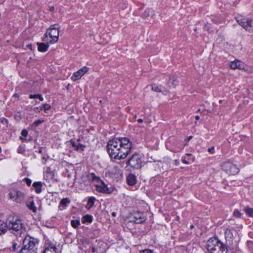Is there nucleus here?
I'll use <instances>...</instances> for the list:
<instances>
[{
    "label": "nucleus",
    "instance_id": "f257e3e1",
    "mask_svg": "<svg viewBox=\"0 0 253 253\" xmlns=\"http://www.w3.org/2000/svg\"><path fill=\"white\" fill-rule=\"evenodd\" d=\"M132 145L127 137L114 138L108 142L107 152L111 159L123 160L131 153Z\"/></svg>",
    "mask_w": 253,
    "mask_h": 253
},
{
    "label": "nucleus",
    "instance_id": "f03ea898",
    "mask_svg": "<svg viewBox=\"0 0 253 253\" xmlns=\"http://www.w3.org/2000/svg\"><path fill=\"white\" fill-rule=\"evenodd\" d=\"M7 229L21 233L24 230V225L17 216L9 215L4 222L0 220V235L5 233Z\"/></svg>",
    "mask_w": 253,
    "mask_h": 253
},
{
    "label": "nucleus",
    "instance_id": "7ed1b4c3",
    "mask_svg": "<svg viewBox=\"0 0 253 253\" xmlns=\"http://www.w3.org/2000/svg\"><path fill=\"white\" fill-rule=\"evenodd\" d=\"M207 247L209 253H227L225 246L216 238H211L207 242Z\"/></svg>",
    "mask_w": 253,
    "mask_h": 253
},
{
    "label": "nucleus",
    "instance_id": "20e7f679",
    "mask_svg": "<svg viewBox=\"0 0 253 253\" xmlns=\"http://www.w3.org/2000/svg\"><path fill=\"white\" fill-rule=\"evenodd\" d=\"M38 241L29 236L25 237L23 241L22 248L18 253H36Z\"/></svg>",
    "mask_w": 253,
    "mask_h": 253
},
{
    "label": "nucleus",
    "instance_id": "39448f33",
    "mask_svg": "<svg viewBox=\"0 0 253 253\" xmlns=\"http://www.w3.org/2000/svg\"><path fill=\"white\" fill-rule=\"evenodd\" d=\"M126 164V167H129L132 169H138L142 167V157L138 153L133 154L127 159Z\"/></svg>",
    "mask_w": 253,
    "mask_h": 253
},
{
    "label": "nucleus",
    "instance_id": "423d86ee",
    "mask_svg": "<svg viewBox=\"0 0 253 253\" xmlns=\"http://www.w3.org/2000/svg\"><path fill=\"white\" fill-rule=\"evenodd\" d=\"M59 27L58 24L52 25L47 30L49 36L51 40L49 41V43L53 44L56 42L59 39Z\"/></svg>",
    "mask_w": 253,
    "mask_h": 253
},
{
    "label": "nucleus",
    "instance_id": "0eeeda50",
    "mask_svg": "<svg viewBox=\"0 0 253 253\" xmlns=\"http://www.w3.org/2000/svg\"><path fill=\"white\" fill-rule=\"evenodd\" d=\"M222 169L227 173L230 175H235L239 171L237 166L230 162H225L222 165Z\"/></svg>",
    "mask_w": 253,
    "mask_h": 253
},
{
    "label": "nucleus",
    "instance_id": "6e6552de",
    "mask_svg": "<svg viewBox=\"0 0 253 253\" xmlns=\"http://www.w3.org/2000/svg\"><path fill=\"white\" fill-rule=\"evenodd\" d=\"M9 198L13 201L21 203L24 200L25 195L21 191L16 189L13 188L10 190L9 193Z\"/></svg>",
    "mask_w": 253,
    "mask_h": 253
},
{
    "label": "nucleus",
    "instance_id": "1a4fd4ad",
    "mask_svg": "<svg viewBox=\"0 0 253 253\" xmlns=\"http://www.w3.org/2000/svg\"><path fill=\"white\" fill-rule=\"evenodd\" d=\"M237 22L246 30L253 31V23L251 19L246 17H238L237 18Z\"/></svg>",
    "mask_w": 253,
    "mask_h": 253
},
{
    "label": "nucleus",
    "instance_id": "9d476101",
    "mask_svg": "<svg viewBox=\"0 0 253 253\" xmlns=\"http://www.w3.org/2000/svg\"><path fill=\"white\" fill-rule=\"evenodd\" d=\"M96 190L99 192L109 194L112 192V190L110 188L107 187V185L104 181H100L99 183L95 184Z\"/></svg>",
    "mask_w": 253,
    "mask_h": 253
},
{
    "label": "nucleus",
    "instance_id": "9b49d317",
    "mask_svg": "<svg viewBox=\"0 0 253 253\" xmlns=\"http://www.w3.org/2000/svg\"><path fill=\"white\" fill-rule=\"evenodd\" d=\"M89 68L86 66L80 69L78 71L75 72L71 79L73 81H76L79 80L88 71Z\"/></svg>",
    "mask_w": 253,
    "mask_h": 253
},
{
    "label": "nucleus",
    "instance_id": "f8f14e48",
    "mask_svg": "<svg viewBox=\"0 0 253 253\" xmlns=\"http://www.w3.org/2000/svg\"><path fill=\"white\" fill-rule=\"evenodd\" d=\"M133 219L132 220L134 223L137 224H140L144 222L146 218L142 212H135L133 214Z\"/></svg>",
    "mask_w": 253,
    "mask_h": 253
},
{
    "label": "nucleus",
    "instance_id": "ddd939ff",
    "mask_svg": "<svg viewBox=\"0 0 253 253\" xmlns=\"http://www.w3.org/2000/svg\"><path fill=\"white\" fill-rule=\"evenodd\" d=\"M152 90L158 92H162L164 94H167L168 90L164 86H158L156 84H153L151 85Z\"/></svg>",
    "mask_w": 253,
    "mask_h": 253
},
{
    "label": "nucleus",
    "instance_id": "4468645a",
    "mask_svg": "<svg viewBox=\"0 0 253 253\" xmlns=\"http://www.w3.org/2000/svg\"><path fill=\"white\" fill-rule=\"evenodd\" d=\"M230 67L233 69H243L244 68V64L239 60H235L230 63Z\"/></svg>",
    "mask_w": 253,
    "mask_h": 253
},
{
    "label": "nucleus",
    "instance_id": "2eb2a0df",
    "mask_svg": "<svg viewBox=\"0 0 253 253\" xmlns=\"http://www.w3.org/2000/svg\"><path fill=\"white\" fill-rule=\"evenodd\" d=\"M57 248L52 243L46 244L43 253H56Z\"/></svg>",
    "mask_w": 253,
    "mask_h": 253
},
{
    "label": "nucleus",
    "instance_id": "dca6fc26",
    "mask_svg": "<svg viewBox=\"0 0 253 253\" xmlns=\"http://www.w3.org/2000/svg\"><path fill=\"white\" fill-rule=\"evenodd\" d=\"M49 42L44 43L43 42H38V49L40 52H45L47 50L49 47Z\"/></svg>",
    "mask_w": 253,
    "mask_h": 253
},
{
    "label": "nucleus",
    "instance_id": "f3484780",
    "mask_svg": "<svg viewBox=\"0 0 253 253\" xmlns=\"http://www.w3.org/2000/svg\"><path fill=\"white\" fill-rule=\"evenodd\" d=\"M126 180L128 185L133 186L136 183V176L133 174H129L126 177Z\"/></svg>",
    "mask_w": 253,
    "mask_h": 253
},
{
    "label": "nucleus",
    "instance_id": "a211bd4d",
    "mask_svg": "<svg viewBox=\"0 0 253 253\" xmlns=\"http://www.w3.org/2000/svg\"><path fill=\"white\" fill-rule=\"evenodd\" d=\"M33 186L35 188V191L36 193L39 194L42 192V183L41 182H34Z\"/></svg>",
    "mask_w": 253,
    "mask_h": 253
},
{
    "label": "nucleus",
    "instance_id": "6ab92c4d",
    "mask_svg": "<svg viewBox=\"0 0 253 253\" xmlns=\"http://www.w3.org/2000/svg\"><path fill=\"white\" fill-rule=\"evenodd\" d=\"M92 216L89 214H86L83 216V217L82 218V222L83 223H85L86 222L91 223L92 221Z\"/></svg>",
    "mask_w": 253,
    "mask_h": 253
},
{
    "label": "nucleus",
    "instance_id": "aec40b11",
    "mask_svg": "<svg viewBox=\"0 0 253 253\" xmlns=\"http://www.w3.org/2000/svg\"><path fill=\"white\" fill-rule=\"evenodd\" d=\"M71 143L72 146L75 147V150H79L81 149V150L83 151L84 150V148L85 147L84 145L80 143L77 144L75 141L72 140L71 141Z\"/></svg>",
    "mask_w": 253,
    "mask_h": 253
},
{
    "label": "nucleus",
    "instance_id": "412c9836",
    "mask_svg": "<svg viewBox=\"0 0 253 253\" xmlns=\"http://www.w3.org/2000/svg\"><path fill=\"white\" fill-rule=\"evenodd\" d=\"M225 237L226 240H230L233 238V234L231 229H227L225 231Z\"/></svg>",
    "mask_w": 253,
    "mask_h": 253
},
{
    "label": "nucleus",
    "instance_id": "4be33fe9",
    "mask_svg": "<svg viewBox=\"0 0 253 253\" xmlns=\"http://www.w3.org/2000/svg\"><path fill=\"white\" fill-rule=\"evenodd\" d=\"M95 200V198L94 197H90L88 199L86 208L88 209H90L91 208H92L94 205Z\"/></svg>",
    "mask_w": 253,
    "mask_h": 253
},
{
    "label": "nucleus",
    "instance_id": "5701e85b",
    "mask_svg": "<svg viewBox=\"0 0 253 253\" xmlns=\"http://www.w3.org/2000/svg\"><path fill=\"white\" fill-rule=\"evenodd\" d=\"M111 173L115 175H120L122 174L121 170L119 166H114L112 169Z\"/></svg>",
    "mask_w": 253,
    "mask_h": 253
},
{
    "label": "nucleus",
    "instance_id": "b1692460",
    "mask_svg": "<svg viewBox=\"0 0 253 253\" xmlns=\"http://www.w3.org/2000/svg\"><path fill=\"white\" fill-rule=\"evenodd\" d=\"M154 14V11L152 9H147L143 13V16L147 17L152 16Z\"/></svg>",
    "mask_w": 253,
    "mask_h": 253
},
{
    "label": "nucleus",
    "instance_id": "393cba45",
    "mask_svg": "<svg viewBox=\"0 0 253 253\" xmlns=\"http://www.w3.org/2000/svg\"><path fill=\"white\" fill-rule=\"evenodd\" d=\"M178 84V81L176 79H169V81L168 82V85L170 88L174 87Z\"/></svg>",
    "mask_w": 253,
    "mask_h": 253
},
{
    "label": "nucleus",
    "instance_id": "a878e982",
    "mask_svg": "<svg viewBox=\"0 0 253 253\" xmlns=\"http://www.w3.org/2000/svg\"><path fill=\"white\" fill-rule=\"evenodd\" d=\"M244 211L248 216L253 217V208L247 207L244 208Z\"/></svg>",
    "mask_w": 253,
    "mask_h": 253
},
{
    "label": "nucleus",
    "instance_id": "bb28decb",
    "mask_svg": "<svg viewBox=\"0 0 253 253\" xmlns=\"http://www.w3.org/2000/svg\"><path fill=\"white\" fill-rule=\"evenodd\" d=\"M28 208L31 210L33 212H36L37 211V208L35 206L34 202L33 201L29 202L27 204Z\"/></svg>",
    "mask_w": 253,
    "mask_h": 253
},
{
    "label": "nucleus",
    "instance_id": "cd10ccee",
    "mask_svg": "<svg viewBox=\"0 0 253 253\" xmlns=\"http://www.w3.org/2000/svg\"><path fill=\"white\" fill-rule=\"evenodd\" d=\"M91 179L92 181H94L97 182V183H99L100 181H102L99 177L97 176L94 173H92L90 174Z\"/></svg>",
    "mask_w": 253,
    "mask_h": 253
},
{
    "label": "nucleus",
    "instance_id": "c85d7f7f",
    "mask_svg": "<svg viewBox=\"0 0 253 253\" xmlns=\"http://www.w3.org/2000/svg\"><path fill=\"white\" fill-rule=\"evenodd\" d=\"M71 225L74 228H77L80 225V222L79 220H72L71 221Z\"/></svg>",
    "mask_w": 253,
    "mask_h": 253
},
{
    "label": "nucleus",
    "instance_id": "c756f323",
    "mask_svg": "<svg viewBox=\"0 0 253 253\" xmlns=\"http://www.w3.org/2000/svg\"><path fill=\"white\" fill-rule=\"evenodd\" d=\"M70 202L68 198H63L60 201V204L64 206H67Z\"/></svg>",
    "mask_w": 253,
    "mask_h": 253
},
{
    "label": "nucleus",
    "instance_id": "7c9ffc66",
    "mask_svg": "<svg viewBox=\"0 0 253 253\" xmlns=\"http://www.w3.org/2000/svg\"><path fill=\"white\" fill-rule=\"evenodd\" d=\"M50 108V105L48 104H43L42 106L41 107V110H43L45 112L48 110Z\"/></svg>",
    "mask_w": 253,
    "mask_h": 253
},
{
    "label": "nucleus",
    "instance_id": "2f4dec72",
    "mask_svg": "<svg viewBox=\"0 0 253 253\" xmlns=\"http://www.w3.org/2000/svg\"><path fill=\"white\" fill-rule=\"evenodd\" d=\"M241 214H242L240 212V211L237 209H235L233 212V216L237 218L240 217L241 216Z\"/></svg>",
    "mask_w": 253,
    "mask_h": 253
},
{
    "label": "nucleus",
    "instance_id": "473e14b6",
    "mask_svg": "<svg viewBox=\"0 0 253 253\" xmlns=\"http://www.w3.org/2000/svg\"><path fill=\"white\" fill-rule=\"evenodd\" d=\"M28 131L25 129H23L21 131V135L24 137H26L28 135Z\"/></svg>",
    "mask_w": 253,
    "mask_h": 253
},
{
    "label": "nucleus",
    "instance_id": "72a5a7b5",
    "mask_svg": "<svg viewBox=\"0 0 253 253\" xmlns=\"http://www.w3.org/2000/svg\"><path fill=\"white\" fill-rule=\"evenodd\" d=\"M48 32L47 31L44 34L42 40L44 42L47 41L48 40Z\"/></svg>",
    "mask_w": 253,
    "mask_h": 253
},
{
    "label": "nucleus",
    "instance_id": "f704fd0d",
    "mask_svg": "<svg viewBox=\"0 0 253 253\" xmlns=\"http://www.w3.org/2000/svg\"><path fill=\"white\" fill-rule=\"evenodd\" d=\"M39 94H30L29 95V97L31 99H33V98H39Z\"/></svg>",
    "mask_w": 253,
    "mask_h": 253
},
{
    "label": "nucleus",
    "instance_id": "c9c22d12",
    "mask_svg": "<svg viewBox=\"0 0 253 253\" xmlns=\"http://www.w3.org/2000/svg\"><path fill=\"white\" fill-rule=\"evenodd\" d=\"M43 122L42 120H38L34 122V124L36 126H38L40 124L42 123Z\"/></svg>",
    "mask_w": 253,
    "mask_h": 253
},
{
    "label": "nucleus",
    "instance_id": "e433bc0d",
    "mask_svg": "<svg viewBox=\"0 0 253 253\" xmlns=\"http://www.w3.org/2000/svg\"><path fill=\"white\" fill-rule=\"evenodd\" d=\"M25 181H26V184L28 185V186H30L31 184V182H32V181L28 178H25L24 179Z\"/></svg>",
    "mask_w": 253,
    "mask_h": 253
},
{
    "label": "nucleus",
    "instance_id": "4c0bfd02",
    "mask_svg": "<svg viewBox=\"0 0 253 253\" xmlns=\"http://www.w3.org/2000/svg\"><path fill=\"white\" fill-rule=\"evenodd\" d=\"M139 253H153L152 251L150 250H145L141 251Z\"/></svg>",
    "mask_w": 253,
    "mask_h": 253
},
{
    "label": "nucleus",
    "instance_id": "58836bf2",
    "mask_svg": "<svg viewBox=\"0 0 253 253\" xmlns=\"http://www.w3.org/2000/svg\"><path fill=\"white\" fill-rule=\"evenodd\" d=\"M208 152L211 154H213L214 152V148L212 147L208 149Z\"/></svg>",
    "mask_w": 253,
    "mask_h": 253
},
{
    "label": "nucleus",
    "instance_id": "ea45409f",
    "mask_svg": "<svg viewBox=\"0 0 253 253\" xmlns=\"http://www.w3.org/2000/svg\"><path fill=\"white\" fill-rule=\"evenodd\" d=\"M17 246V244L16 243L14 242L12 245V249L14 252H15L16 250V247Z\"/></svg>",
    "mask_w": 253,
    "mask_h": 253
},
{
    "label": "nucleus",
    "instance_id": "a19ab883",
    "mask_svg": "<svg viewBox=\"0 0 253 253\" xmlns=\"http://www.w3.org/2000/svg\"><path fill=\"white\" fill-rule=\"evenodd\" d=\"M26 47L29 49H30L31 50H32V45L31 44H28L26 45Z\"/></svg>",
    "mask_w": 253,
    "mask_h": 253
},
{
    "label": "nucleus",
    "instance_id": "79ce46f5",
    "mask_svg": "<svg viewBox=\"0 0 253 253\" xmlns=\"http://www.w3.org/2000/svg\"><path fill=\"white\" fill-rule=\"evenodd\" d=\"M192 138V136H189L187 139H186L185 140L186 142H188L191 138Z\"/></svg>",
    "mask_w": 253,
    "mask_h": 253
},
{
    "label": "nucleus",
    "instance_id": "37998d69",
    "mask_svg": "<svg viewBox=\"0 0 253 253\" xmlns=\"http://www.w3.org/2000/svg\"><path fill=\"white\" fill-rule=\"evenodd\" d=\"M41 101H43V97L42 96V95L40 94L39 95V98H38Z\"/></svg>",
    "mask_w": 253,
    "mask_h": 253
},
{
    "label": "nucleus",
    "instance_id": "c03bdc74",
    "mask_svg": "<svg viewBox=\"0 0 253 253\" xmlns=\"http://www.w3.org/2000/svg\"><path fill=\"white\" fill-rule=\"evenodd\" d=\"M91 250L92 253H95L96 251V248L94 247L92 248Z\"/></svg>",
    "mask_w": 253,
    "mask_h": 253
},
{
    "label": "nucleus",
    "instance_id": "a18cd8bd",
    "mask_svg": "<svg viewBox=\"0 0 253 253\" xmlns=\"http://www.w3.org/2000/svg\"><path fill=\"white\" fill-rule=\"evenodd\" d=\"M42 163L43 164H45V163H46V159H45V158L44 157L42 158Z\"/></svg>",
    "mask_w": 253,
    "mask_h": 253
},
{
    "label": "nucleus",
    "instance_id": "49530a36",
    "mask_svg": "<svg viewBox=\"0 0 253 253\" xmlns=\"http://www.w3.org/2000/svg\"><path fill=\"white\" fill-rule=\"evenodd\" d=\"M137 121H138V123H142L143 122V120L142 119H138L137 120Z\"/></svg>",
    "mask_w": 253,
    "mask_h": 253
},
{
    "label": "nucleus",
    "instance_id": "de8ad7c7",
    "mask_svg": "<svg viewBox=\"0 0 253 253\" xmlns=\"http://www.w3.org/2000/svg\"><path fill=\"white\" fill-rule=\"evenodd\" d=\"M195 119L196 120H199L200 119V117L199 116H195Z\"/></svg>",
    "mask_w": 253,
    "mask_h": 253
},
{
    "label": "nucleus",
    "instance_id": "09e8293b",
    "mask_svg": "<svg viewBox=\"0 0 253 253\" xmlns=\"http://www.w3.org/2000/svg\"><path fill=\"white\" fill-rule=\"evenodd\" d=\"M112 215L113 216H116V213L115 212H113Z\"/></svg>",
    "mask_w": 253,
    "mask_h": 253
},
{
    "label": "nucleus",
    "instance_id": "8fccbe9b",
    "mask_svg": "<svg viewBox=\"0 0 253 253\" xmlns=\"http://www.w3.org/2000/svg\"><path fill=\"white\" fill-rule=\"evenodd\" d=\"M54 7H53V6H52V7H51L50 8V10H51V11H52V10H54Z\"/></svg>",
    "mask_w": 253,
    "mask_h": 253
},
{
    "label": "nucleus",
    "instance_id": "3c124183",
    "mask_svg": "<svg viewBox=\"0 0 253 253\" xmlns=\"http://www.w3.org/2000/svg\"><path fill=\"white\" fill-rule=\"evenodd\" d=\"M42 150L41 149L40 150H39V152L40 153H42Z\"/></svg>",
    "mask_w": 253,
    "mask_h": 253
},
{
    "label": "nucleus",
    "instance_id": "603ef678",
    "mask_svg": "<svg viewBox=\"0 0 253 253\" xmlns=\"http://www.w3.org/2000/svg\"><path fill=\"white\" fill-rule=\"evenodd\" d=\"M184 163H185V164H187L188 163L187 162H186V161H183Z\"/></svg>",
    "mask_w": 253,
    "mask_h": 253
},
{
    "label": "nucleus",
    "instance_id": "864d4df0",
    "mask_svg": "<svg viewBox=\"0 0 253 253\" xmlns=\"http://www.w3.org/2000/svg\"><path fill=\"white\" fill-rule=\"evenodd\" d=\"M200 110L199 109V110H197V112H200Z\"/></svg>",
    "mask_w": 253,
    "mask_h": 253
},
{
    "label": "nucleus",
    "instance_id": "5fc2aeb1",
    "mask_svg": "<svg viewBox=\"0 0 253 253\" xmlns=\"http://www.w3.org/2000/svg\"><path fill=\"white\" fill-rule=\"evenodd\" d=\"M20 139H21V140H23V138H22L21 137H20Z\"/></svg>",
    "mask_w": 253,
    "mask_h": 253
}]
</instances>
